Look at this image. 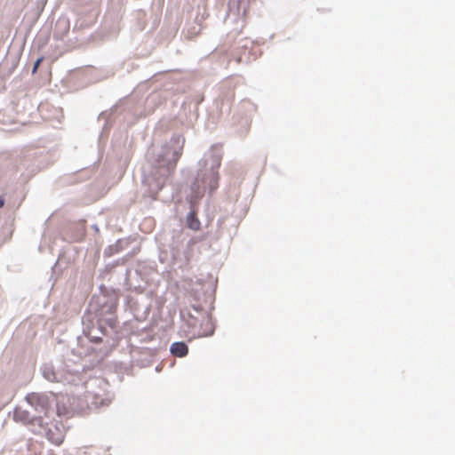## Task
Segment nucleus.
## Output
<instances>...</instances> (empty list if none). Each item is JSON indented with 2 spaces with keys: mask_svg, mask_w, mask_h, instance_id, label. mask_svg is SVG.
Wrapping results in <instances>:
<instances>
[{
  "mask_svg": "<svg viewBox=\"0 0 455 455\" xmlns=\"http://www.w3.org/2000/svg\"><path fill=\"white\" fill-rule=\"evenodd\" d=\"M180 153H177L175 162H177V160L180 158Z\"/></svg>",
  "mask_w": 455,
  "mask_h": 455,
  "instance_id": "obj_10",
  "label": "nucleus"
},
{
  "mask_svg": "<svg viewBox=\"0 0 455 455\" xmlns=\"http://www.w3.org/2000/svg\"><path fill=\"white\" fill-rule=\"evenodd\" d=\"M171 353L174 356L183 357L188 353V347L184 342H174L171 346Z\"/></svg>",
  "mask_w": 455,
  "mask_h": 455,
  "instance_id": "obj_3",
  "label": "nucleus"
},
{
  "mask_svg": "<svg viewBox=\"0 0 455 455\" xmlns=\"http://www.w3.org/2000/svg\"><path fill=\"white\" fill-rule=\"evenodd\" d=\"M42 60H43V58L41 57V58H39V59L35 62L34 67H33V70H32V72H33V73H36V70H37V68H39V66H40V64H41Z\"/></svg>",
  "mask_w": 455,
  "mask_h": 455,
  "instance_id": "obj_7",
  "label": "nucleus"
},
{
  "mask_svg": "<svg viewBox=\"0 0 455 455\" xmlns=\"http://www.w3.org/2000/svg\"><path fill=\"white\" fill-rule=\"evenodd\" d=\"M13 418L16 421H20L24 424L30 422V415L28 411L20 408L15 409L13 412Z\"/></svg>",
  "mask_w": 455,
  "mask_h": 455,
  "instance_id": "obj_4",
  "label": "nucleus"
},
{
  "mask_svg": "<svg viewBox=\"0 0 455 455\" xmlns=\"http://www.w3.org/2000/svg\"><path fill=\"white\" fill-rule=\"evenodd\" d=\"M217 181H218V175H217V174H215V175H214V185L212 187V188H216Z\"/></svg>",
  "mask_w": 455,
  "mask_h": 455,
  "instance_id": "obj_8",
  "label": "nucleus"
},
{
  "mask_svg": "<svg viewBox=\"0 0 455 455\" xmlns=\"http://www.w3.org/2000/svg\"><path fill=\"white\" fill-rule=\"evenodd\" d=\"M27 401L29 404L34 406L36 411H46L47 410V400L44 395L30 394L27 396Z\"/></svg>",
  "mask_w": 455,
  "mask_h": 455,
  "instance_id": "obj_2",
  "label": "nucleus"
},
{
  "mask_svg": "<svg viewBox=\"0 0 455 455\" xmlns=\"http://www.w3.org/2000/svg\"><path fill=\"white\" fill-rule=\"evenodd\" d=\"M47 435H48L49 440H50L52 443H54V444H56V445H60V444H61V443H62V442H63V440H64L63 435H60V434L58 436H52V430H49V431H48Z\"/></svg>",
  "mask_w": 455,
  "mask_h": 455,
  "instance_id": "obj_6",
  "label": "nucleus"
},
{
  "mask_svg": "<svg viewBox=\"0 0 455 455\" xmlns=\"http://www.w3.org/2000/svg\"><path fill=\"white\" fill-rule=\"evenodd\" d=\"M187 224L188 227L192 230L197 231L200 229L201 223L199 220L196 218L195 212H191L188 213L187 217Z\"/></svg>",
  "mask_w": 455,
  "mask_h": 455,
  "instance_id": "obj_5",
  "label": "nucleus"
},
{
  "mask_svg": "<svg viewBox=\"0 0 455 455\" xmlns=\"http://www.w3.org/2000/svg\"><path fill=\"white\" fill-rule=\"evenodd\" d=\"M4 201L2 197H0V208L4 205Z\"/></svg>",
  "mask_w": 455,
  "mask_h": 455,
  "instance_id": "obj_9",
  "label": "nucleus"
},
{
  "mask_svg": "<svg viewBox=\"0 0 455 455\" xmlns=\"http://www.w3.org/2000/svg\"><path fill=\"white\" fill-rule=\"evenodd\" d=\"M182 317L194 337H207L214 331L213 323L205 312L195 309V314L188 312Z\"/></svg>",
  "mask_w": 455,
  "mask_h": 455,
  "instance_id": "obj_1",
  "label": "nucleus"
}]
</instances>
